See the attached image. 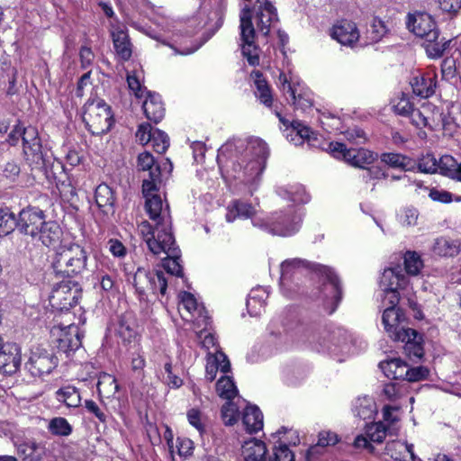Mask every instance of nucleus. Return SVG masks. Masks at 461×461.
Masks as SVG:
<instances>
[{
	"instance_id": "nucleus-52",
	"label": "nucleus",
	"mask_w": 461,
	"mask_h": 461,
	"mask_svg": "<svg viewBox=\"0 0 461 461\" xmlns=\"http://www.w3.org/2000/svg\"><path fill=\"white\" fill-rule=\"evenodd\" d=\"M167 288V281L162 271H151L150 284H149L148 292H151L156 294L159 293L161 295H165Z\"/></svg>"
},
{
	"instance_id": "nucleus-35",
	"label": "nucleus",
	"mask_w": 461,
	"mask_h": 461,
	"mask_svg": "<svg viewBox=\"0 0 461 461\" xmlns=\"http://www.w3.org/2000/svg\"><path fill=\"white\" fill-rule=\"evenodd\" d=\"M380 369L389 379H405L408 375V365L400 358H391L379 364Z\"/></svg>"
},
{
	"instance_id": "nucleus-17",
	"label": "nucleus",
	"mask_w": 461,
	"mask_h": 461,
	"mask_svg": "<svg viewBox=\"0 0 461 461\" xmlns=\"http://www.w3.org/2000/svg\"><path fill=\"white\" fill-rule=\"evenodd\" d=\"M145 209L149 219L154 222L164 226L166 229H172L171 217L168 212V205L163 209V202L159 195H151L145 201Z\"/></svg>"
},
{
	"instance_id": "nucleus-53",
	"label": "nucleus",
	"mask_w": 461,
	"mask_h": 461,
	"mask_svg": "<svg viewBox=\"0 0 461 461\" xmlns=\"http://www.w3.org/2000/svg\"><path fill=\"white\" fill-rule=\"evenodd\" d=\"M160 170L158 167H156L155 170L149 172V178L144 179L142 182V194L146 200L150 198L151 195H158L155 194L157 191V183L159 182Z\"/></svg>"
},
{
	"instance_id": "nucleus-42",
	"label": "nucleus",
	"mask_w": 461,
	"mask_h": 461,
	"mask_svg": "<svg viewBox=\"0 0 461 461\" xmlns=\"http://www.w3.org/2000/svg\"><path fill=\"white\" fill-rule=\"evenodd\" d=\"M18 453L24 461H39L45 454V447L34 441H28L18 447Z\"/></svg>"
},
{
	"instance_id": "nucleus-55",
	"label": "nucleus",
	"mask_w": 461,
	"mask_h": 461,
	"mask_svg": "<svg viewBox=\"0 0 461 461\" xmlns=\"http://www.w3.org/2000/svg\"><path fill=\"white\" fill-rule=\"evenodd\" d=\"M423 267L420 255L414 251H407L404 255V267L407 274L417 276Z\"/></svg>"
},
{
	"instance_id": "nucleus-49",
	"label": "nucleus",
	"mask_w": 461,
	"mask_h": 461,
	"mask_svg": "<svg viewBox=\"0 0 461 461\" xmlns=\"http://www.w3.org/2000/svg\"><path fill=\"white\" fill-rule=\"evenodd\" d=\"M382 162L393 168H402L403 170H410L411 159L399 153H383L381 155Z\"/></svg>"
},
{
	"instance_id": "nucleus-24",
	"label": "nucleus",
	"mask_w": 461,
	"mask_h": 461,
	"mask_svg": "<svg viewBox=\"0 0 461 461\" xmlns=\"http://www.w3.org/2000/svg\"><path fill=\"white\" fill-rule=\"evenodd\" d=\"M142 108L147 119L154 123L159 122L165 115V108L158 94L147 92Z\"/></svg>"
},
{
	"instance_id": "nucleus-59",
	"label": "nucleus",
	"mask_w": 461,
	"mask_h": 461,
	"mask_svg": "<svg viewBox=\"0 0 461 461\" xmlns=\"http://www.w3.org/2000/svg\"><path fill=\"white\" fill-rule=\"evenodd\" d=\"M398 217L402 225L414 226L417 224L419 211L413 206H406L401 209Z\"/></svg>"
},
{
	"instance_id": "nucleus-25",
	"label": "nucleus",
	"mask_w": 461,
	"mask_h": 461,
	"mask_svg": "<svg viewBox=\"0 0 461 461\" xmlns=\"http://www.w3.org/2000/svg\"><path fill=\"white\" fill-rule=\"evenodd\" d=\"M407 285L408 278L399 266L384 269L380 278L381 288L404 289Z\"/></svg>"
},
{
	"instance_id": "nucleus-45",
	"label": "nucleus",
	"mask_w": 461,
	"mask_h": 461,
	"mask_svg": "<svg viewBox=\"0 0 461 461\" xmlns=\"http://www.w3.org/2000/svg\"><path fill=\"white\" fill-rule=\"evenodd\" d=\"M252 75L255 77V85L257 88L256 95L259 98L262 104L270 107L273 103V97L269 86L259 71H254Z\"/></svg>"
},
{
	"instance_id": "nucleus-28",
	"label": "nucleus",
	"mask_w": 461,
	"mask_h": 461,
	"mask_svg": "<svg viewBox=\"0 0 461 461\" xmlns=\"http://www.w3.org/2000/svg\"><path fill=\"white\" fill-rule=\"evenodd\" d=\"M413 93L421 97L428 98L435 93L436 76L432 73L415 77L411 81Z\"/></svg>"
},
{
	"instance_id": "nucleus-11",
	"label": "nucleus",
	"mask_w": 461,
	"mask_h": 461,
	"mask_svg": "<svg viewBox=\"0 0 461 461\" xmlns=\"http://www.w3.org/2000/svg\"><path fill=\"white\" fill-rule=\"evenodd\" d=\"M58 366V358L48 350L36 348L31 351L25 368L33 377L49 375Z\"/></svg>"
},
{
	"instance_id": "nucleus-37",
	"label": "nucleus",
	"mask_w": 461,
	"mask_h": 461,
	"mask_svg": "<svg viewBox=\"0 0 461 461\" xmlns=\"http://www.w3.org/2000/svg\"><path fill=\"white\" fill-rule=\"evenodd\" d=\"M242 422L246 430L249 433H256L262 429L263 414L259 408L256 405L247 406L243 413Z\"/></svg>"
},
{
	"instance_id": "nucleus-26",
	"label": "nucleus",
	"mask_w": 461,
	"mask_h": 461,
	"mask_svg": "<svg viewBox=\"0 0 461 461\" xmlns=\"http://www.w3.org/2000/svg\"><path fill=\"white\" fill-rule=\"evenodd\" d=\"M256 213L255 207L241 200H233L227 206L226 221L228 222H233L237 219H248L251 218V221L255 219Z\"/></svg>"
},
{
	"instance_id": "nucleus-31",
	"label": "nucleus",
	"mask_w": 461,
	"mask_h": 461,
	"mask_svg": "<svg viewBox=\"0 0 461 461\" xmlns=\"http://www.w3.org/2000/svg\"><path fill=\"white\" fill-rule=\"evenodd\" d=\"M97 206L105 214L114 212L115 196L113 189L106 184H100L95 193Z\"/></svg>"
},
{
	"instance_id": "nucleus-33",
	"label": "nucleus",
	"mask_w": 461,
	"mask_h": 461,
	"mask_svg": "<svg viewBox=\"0 0 461 461\" xmlns=\"http://www.w3.org/2000/svg\"><path fill=\"white\" fill-rule=\"evenodd\" d=\"M352 411L363 420H373L377 411L375 402L370 396L358 397L353 403Z\"/></svg>"
},
{
	"instance_id": "nucleus-44",
	"label": "nucleus",
	"mask_w": 461,
	"mask_h": 461,
	"mask_svg": "<svg viewBox=\"0 0 461 461\" xmlns=\"http://www.w3.org/2000/svg\"><path fill=\"white\" fill-rule=\"evenodd\" d=\"M401 318L402 313L399 308H393L392 306L385 308L382 316V321L386 331L393 332L394 336L398 331H402V329L399 330Z\"/></svg>"
},
{
	"instance_id": "nucleus-22",
	"label": "nucleus",
	"mask_w": 461,
	"mask_h": 461,
	"mask_svg": "<svg viewBox=\"0 0 461 461\" xmlns=\"http://www.w3.org/2000/svg\"><path fill=\"white\" fill-rule=\"evenodd\" d=\"M276 114L279 118L280 122L286 126L285 131H289L286 138L290 142L294 143V145H301L303 144L305 140H310L312 131L309 127L296 120L289 122L278 112Z\"/></svg>"
},
{
	"instance_id": "nucleus-3",
	"label": "nucleus",
	"mask_w": 461,
	"mask_h": 461,
	"mask_svg": "<svg viewBox=\"0 0 461 461\" xmlns=\"http://www.w3.org/2000/svg\"><path fill=\"white\" fill-rule=\"evenodd\" d=\"M406 26L411 32L424 40L422 46L429 58L438 59L448 49L451 41L440 34L430 14L423 12L408 14Z\"/></svg>"
},
{
	"instance_id": "nucleus-61",
	"label": "nucleus",
	"mask_w": 461,
	"mask_h": 461,
	"mask_svg": "<svg viewBox=\"0 0 461 461\" xmlns=\"http://www.w3.org/2000/svg\"><path fill=\"white\" fill-rule=\"evenodd\" d=\"M127 83L130 91L135 95L136 98H142L147 95L146 87L143 86L140 79L134 74L127 75Z\"/></svg>"
},
{
	"instance_id": "nucleus-18",
	"label": "nucleus",
	"mask_w": 461,
	"mask_h": 461,
	"mask_svg": "<svg viewBox=\"0 0 461 461\" xmlns=\"http://www.w3.org/2000/svg\"><path fill=\"white\" fill-rule=\"evenodd\" d=\"M417 338L420 339L418 332L412 329H402L394 337L395 340L404 342L403 350L410 359H420L423 357V347Z\"/></svg>"
},
{
	"instance_id": "nucleus-13",
	"label": "nucleus",
	"mask_w": 461,
	"mask_h": 461,
	"mask_svg": "<svg viewBox=\"0 0 461 461\" xmlns=\"http://www.w3.org/2000/svg\"><path fill=\"white\" fill-rule=\"evenodd\" d=\"M45 218L44 212L38 207L28 206L23 208L18 215V230L22 234L35 239Z\"/></svg>"
},
{
	"instance_id": "nucleus-16",
	"label": "nucleus",
	"mask_w": 461,
	"mask_h": 461,
	"mask_svg": "<svg viewBox=\"0 0 461 461\" xmlns=\"http://www.w3.org/2000/svg\"><path fill=\"white\" fill-rule=\"evenodd\" d=\"M366 437L358 435L354 441V446L357 448H366L370 452H373L374 447L370 441L381 443L384 441L386 436V427L382 422H370L366 424Z\"/></svg>"
},
{
	"instance_id": "nucleus-29",
	"label": "nucleus",
	"mask_w": 461,
	"mask_h": 461,
	"mask_svg": "<svg viewBox=\"0 0 461 461\" xmlns=\"http://www.w3.org/2000/svg\"><path fill=\"white\" fill-rule=\"evenodd\" d=\"M40 229L35 239L41 240L43 245L50 247L59 241L62 230L57 221H46L45 218L42 227H40Z\"/></svg>"
},
{
	"instance_id": "nucleus-23",
	"label": "nucleus",
	"mask_w": 461,
	"mask_h": 461,
	"mask_svg": "<svg viewBox=\"0 0 461 461\" xmlns=\"http://www.w3.org/2000/svg\"><path fill=\"white\" fill-rule=\"evenodd\" d=\"M165 249L161 250V253L167 257L163 259V267L166 271L176 276H183V267L180 264V250L176 245L174 240L173 244L165 245Z\"/></svg>"
},
{
	"instance_id": "nucleus-27",
	"label": "nucleus",
	"mask_w": 461,
	"mask_h": 461,
	"mask_svg": "<svg viewBox=\"0 0 461 461\" xmlns=\"http://www.w3.org/2000/svg\"><path fill=\"white\" fill-rule=\"evenodd\" d=\"M385 451L395 461H415L413 445L400 440H393L385 446Z\"/></svg>"
},
{
	"instance_id": "nucleus-62",
	"label": "nucleus",
	"mask_w": 461,
	"mask_h": 461,
	"mask_svg": "<svg viewBox=\"0 0 461 461\" xmlns=\"http://www.w3.org/2000/svg\"><path fill=\"white\" fill-rule=\"evenodd\" d=\"M146 366V361L143 356L137 354L133 356L131 361V368L133 374L135 375L136 379L140 382L143 381L145 377L144 367Z\"/></svg>"
},
{
	"instance_id": "nucleus-30",
	"label": "nucleus",
	"mask_w": 461,
	"mask_h": 461,
	"mask_svg": "<svg viewBox=\"0 0 461 461\" xmlns=\"http://www.w3.org/2000/svg\"><path fill=\"white\" fill-rule=\"evenodd\" d=\"M23 153L25 159L33 168H42L50 162L48 151L43 149L41 142L23 147Z\"/></svg>"
},
{
	"instance_id": "nucleus-38",
	"label": "nucleus",
	"mask_w": 461,
	"mask_h": 461,
	"mask_svg": "<svg viewBox=\"0 0 461 461\" xmlns=\"http://www.w3.org/2000/svg\"><path fill=\"white\" fill-rule=\"evenodd\" d=\"M431 251L439 257H455L459 253V243L447 237H438L434 240Z\"/></svg>"
},
{
	"instance_id": "nucleus-2",
	"label": "nucleus",
	"mask_w": 461,
	"mask_h": 461,
	"mask_svg": "<svg viewBox=\"0 0 461 461\" xmlns=\"http://www.w3.org/2000/svg\"><path fill=\"white\" fill-rule=\"evenodd\" d=\"M282 285H285L295 275L312 271L323 278V294L327 304H330L329 313H333L342 299V287L337 274L327 266L312 263L301 258L286 259L280 267Z\"/></svg>"
},
{
	"instance_id": "nucleus-7",
	"label": "nucleus",
	"mask_w": 461,
	"mask_h": 461,
	"mask_svg": "<svg viewBox=\"0 0 461 461\" xmlns=\"http://www.w3.org/2000/svg\"><path fill=\"white\" fill-rule=\"evenodd\" d=\"M83 121L93 135L106 133L113 123L111 107L102 99L88 100L84 105Z\"/></svg>"
},
{
	"instance_id": "nucleus-48",
	"label": "nucleus",
	"mask_w": 461,
	"mask_h": 461,
	"mask_svg": "<svg viewBox=\"0 0 461 461\" xmlns=\"http://www.w3.org/2000/svg\"><path fill=\"white\" fill-rule=\"evenodd\" d=\"M216 391L220 397L226 400H232L235 398L238 390L230 376H223L216 383Z\"/></svg>"
},
{
	"instance_id": "nucleus-14",
	"label": "nucleus",
	"mask_w": 461,
	"mask_h": 461,
	"mask_svg": "<svg viewBox=\"0 0 461 461\" xmlns=\"http://www.w3.org/2000/svg\"><path fill=\"white\" fill-rule=\"evenodd\" d=\"M77 287L76 284L71 286V282L62 280L55 285L50 296V303L53 307L69 309L77 304Z\"/></svg>"
},
{
	"instance_id": "nucleus-34",
	"label": "nucleus",
	"mask_w": 461,
	"mask_h": 461,
	"mask_svg": "<svg viewBox=\"0 0 461 461\" xmlns=\"http://www.w3.org/2000/svg\"><path fill=\"white\" fill-rule=\"evenodd\" d=\"M113 47L119 58L124 61L129 60L131 57V43L127 32L120 28H116L112 32Z\"/></svg>"
},
{
	"instance_id": "nucleus-63",
	"label": "nucleus",
	"mask_w": 461,
	"mask_h": 461,
	"mask_svg": "<svg viewBox=\"0 0 461 461\" xmlns=\"http://www.w3.org/2000/svg\"><path fill=\"white\" fill-rule=\"evenodd\" d=\"M384 293V297L382 300L383 305L387 307H393L396 308V305L399 303L400 300V294L399 290L400 289H393V288H381Z\"/></svg>"
},
{
	"instance_id": "nucleus-8",
	"label": "nucleus",
	"mask_w": 461,
	"mask_h": 461,
	"mask_svg": "<svg viewBox=\"0 0 461 461\" xmlns=\"http://www.w3.org/2000/svg\"><path fill=\"white\" fill-rule=\"evenodd\" d=\"M329 150L335 158L341 159L348 165L361 169L372 165L378 158V155L369 149H348L341 142H330Z\"/></svg>"
},
{
	"instance_id": "nucleus-41",
	"label": "nucleus",
	"mask_w": 461,
	"mask_h": 461,
	"mask_svg": "<svg viewBox=\"0 0 461 461\" xmlns=\"http://www.w3.org/2000/svg\"><path fill=\"white\" fill-rule=\"evenodd\" d=\"M117 334L124 342H131L137 334L135 322L130 313L119 317Z\"/></svg>"
},
{
	"instance_id": "nucleus-46",
	"label": "nucleus",
	"mask_w": 461,
	"mask_h": 461,
	"mask_svg": "<svg viewBox=\"0 0 461 461\" xmlns=\"http://www.w3.org/2000/svg\"><path fill=\"white\" fill-rule=\"evenodd\" d=\"M56 399L65 403L68 407H77L81 402L79 392L74 386H65L56 392Z\"/></svg>"
},
{
	"instance_id": "nucleus-50",
	"label": "nucleus",
	"mask_w": 461,
	"mask_h": 461,
	"mask_svg": "<svg viewBox=\"0 0 461 461\" xmlns=\"http://www.w3.org/2000/svg\"><path fill=\"white\" fill-rule=\"evenodd\" d=\"M119 384L114 376L104 374L97 383V390L99 393H105L107 397L113 396L119 391Z\"/></svg>"
},
{
	"instance_id": "nucleus-19",
	"label": "nucleus",
	"mask_w": 461,
	"mask_h": 461,
	"mask_svg": "<svg viewBox=\"0 0 461 461\" xmlns=\"http://www.w3.org/2000/svg\"><path fill=\"white\" fill-rule=\"evenodd\" d=\"M331 37L341 45L352 47L359 39V32L355 23L342 20L333 26Z\"/></svg>"
},
{
	"instance_id": "nucleus-9",
	"label": "nucleus",
	"mask_w": 461,
	"mask_h": 461,
	"mask_svg": "<svg viewBox=\"0 0 461 461\" xmlns=\"http://www.w3.org/2000/svg\"><path fill=\"white\" fill-rule=\"evenodd\" d=\"M155 222L153 227L148 221H141L138 226V230L146 242L149 249L154 255H160L165 245L173 244L174 235L172 229H166L164 226Z\"/></svg>"
},
{
	"instance_id": "nucleus-47",
	"label": "nucleus",
	"mask_w": 461,
	"mask_h": 461,
	"mask_svg": "<svg viewBox=\"0 0 461 461\" xmlns=\"http://www.w3.org/2000/svg\"><path fill=\"white\" fill-rule=\"evenodd\" d=\"M150 275L151 271H147L143 267H138L133 276L132 284L140 300H144L147 296L149 284H150Z\"/></svg>"
},
{
	"instance_id": "nucleus-4",
	"label": "nucleus",
	"mask_w": 461,
	"mask_h": 461,
	"mask_svg": "<svg viewBox=\"0 0 461 461\" xmlns=\"http://www.w3.org/2000/svg\"><path fill=\"white\" fill-rule=\"evenodd\" d=\"M87 253L78 244L61 247L51 261L53 273L58 278H71L83 274L86 269Z\"/></svg>"
},
{
	"instance_id": "nucleus-39",
	"label": "nucleus",
	"mask_w": 461,
	"mask_h": 461,
	"mask_svg": "<svg viewBox=\"0 0 461 461\" xmlns=\"http://www.w3.org/2000/svg\"><path fill=\"white\" fill-rule=\"evenodd\" d=\"M267 296V292L263 287H257L250 291L247 299V308L250 315L257 316L261 313Z\"/></svg>"
},
{
	"instance_id": "nucleus-21",
	"label": "nucleus",
	"mask_w": 461,
	"mask_h": 461,
	"mask_svg": "<svg viewBox=\"0 0 461 461\" xmlns=\"http://www.w3.org/2000/svg\"><path fill=\"white\" fill-rule=\"evenodd\" d=\"M242 456L244 461H275L266 444L258 439L245 442Z\"/></svg>"
},
{
	"instance_id": "nucleus-6",
	"label": "nucleus",
	"mask_w": 461,
	"mask_h": 461,
	"mask_svg": "<svg viewBox=\"0 0 461 461\" xmlns=\"http://www.w3.org/2000/svg\"><path fill=\"white\" fill-rule=\"evenodd\" d=\"M285 339L296 345H307L317 350L320 348H330L331 346L326 342L321 341V330L317 327L316 323L303 321H294L291 323L284 325Z\"/></svg>"
},
{
	"instance_id": "nucleus-64",
	"label": "nucleus",
	"mask_w": 461,
	"mask_h": 461,
	"mask_svg": "<svg viewBox=\"0 0 461 461\" xmlns=\"http://www.w3.org/2000/svg\"><path fill=\"white\" fill-rule=\"evenodd\" d=\"M275 461H294V455L285 444H280L271 454Z\"/></svg>"
},
{
	"instance_id": "nucleus-12",
	"label": "nucleus",
	"mask_w": 461,
	"mask_h": 461,
	"mask_svg": "<svg viewBox=\"0 0 461 461\" xmlns=\"http://www.w3.org/2000/svg\"><path fill=\"white\" fill-rule=\"evenodd\" d=\"M278 85L284 95H289L295 109L305 111L312 107V101L310 94L303 89L299 81H294L292 77L288 78L285 73H280Z\"/></svg>"
},
{
	"instance_id": "nucleus-36",
	"label": "nucleus",
	"mask_w": 461,
	"mask_h": 461,
	"mask_svg": "<svg viewBox=\"0 0 461 461\" xmlns=\"http://www.w3.org/2000/svg\"><path fill=\"white\" fill-rule=\"evenodd\" d=\"M68 330L59 339V348L68 356L81 346L79 329L76 325H68Z\"/></svg>"
},
{
	"instance_id": "nucleus-54",
	"label": "nucleus",
	"mask_w": 461,
	"mask_h": 461,
	"mask_svg": "<svg viewBox=\"0 0 461 461\" xmlns=\"http://www.w3.org/2000/svg\"><path fill=\"white\" fill-rule=\"evenodd\" d=\"M48 429L53 435L67 437L72 432V426L63 417H56L50 420Z\"/></svg>"
},
{
	"instance_id": "nucleus-15",
	"label": "nucleus",
	"mask_w": 461,
	"mask_h": 461,
	"mask_svg": "<svg viewBox=\"0 0 461 461\" xmlns=\"http://www.w3.org/2000/svg\"><path fill=\"white\" fill-rule=\"evenodd\" d=\"M21 348L15 343H5L0 351V372L5 375L15 374L21 366Z\"/></svg>"
},
{
	"instance_id": "nucleus-57",
	"label": "nucleus",
	"mask_w": 461,
	"mask_h": 461,
	"mask_svg": "<svg viewBox=\"0 0 461 461\" xmlns=\"http://www.w3.org/2000/svg\"><path fill=\"white\" fill-rule=\"evenodd\" d=\"M150 141L152 142L155 151L159 154L165 153L169 147L168 136L158 129L153 131Z\"/></svg>"
},
{
	"instance_id": "nucleus-56",
	"label": "nucleus",
	"mask_w": 461,
	"mask_h": 461,
	"mask_svg": "<svg viewBox=\"0 0 461 461\" xmlns=\"http://www.w3.org/2000/svg\"><path fill=\"white\" fill-rule=\"evenodd\" d=\"M417 167L420 172L434 174L439 171V160H437L432 154H427L419 159Z\"/></svg>"
},
{
	"instance_id": "nucleus-51",
	"label": "nucleus",
	"mask_w": 461,
	"mask_h": 461,
	"mask_svg": "<svg viewBox=\"0 0 461 461\" xmlns=\"http://www.w3.org/2000/svg\"><path fill=\"white\" fill-rule=\"evenodd\" d=\"M389 31L390 30L384 21L378 17H375L372 21L370 29L367 31L368 38L372 42H378L389 32Z\"/></svg>"
},
{
	"instance_id": "nucleus-1",
	"label": "nucleus",
	"mask_w": 461,
	"mask_h": 461,
	"mask_svg": "<svg viewBox=\"0 0 461 461\" xmlns=\"http://www.w3.org/2000/svg\"><path fill=\"white\" fill-rule=\"evenodd\" d=\"M237 155L231 160L230 176L246 185L254 184L265 169L269 155L267 144L261 139H251L245 146L243 140L228 142L221 146L220 152L232 151Z\"/></svg>"
},
{
	"instance_id": "nucleus-10",
	"label": "nucleus",
	"mask_w": 461,
	"mask_h": 461,
	"mask_svg": "<svg viewBox=\"0 0 461 461\" xmlns=\"http://www.w3.org/2000/svg\"><path fill=\"white\" fill-rule=\"evenodd\" d=\"M240 39L242 41L241 50L244 57L251 66L259 63V57L257 47L254 43L255 29L251 21L250 9L246 5L240 13Z\"/></svg>"
},
{
	"instance_id": "nucleus-58",
	"label": "nucleus",
	"mask_w": 461,
	"mask_h": 461,
	"mask_svg": "<svg viewBox=\"0 0 461 461\" xmlns=\"http://www.w3.org/2000/svg\"><path fill=\"white\" fill-rule=\"evenodd\" d=\"M362 169L364 171L359 176L366 184L370 181L384 179L388 176V174L380 166H366Z\"/></svg>"
},
{
	"instance_id": "nucleus-60",
	"label": "nucleus",
	"mask_w": 461,
	"mask_h": 461,
	"mask_svg": "<svg viewBox=\"0 0 461 461\" xmlns=\"http://www.w3.org/2000/svg\"><path fill=\"white\" fill-rule=\"evenodd\" d=\"M221 419L226 426H232L238 420V409L232 402H226L221 410Z\"/></svg>"
},
{
	"instance_id": "nucleus-43",
	"label": "nucleus",
	"mask_w": 461,
	"mask_h": 461,
	"mask_svg": "<svg viewBox=\"0 0 461 461\" xmlns=\"http://www.w3.org/2000/svg\"><path fill=\"white\" fill-rule=\"evenodd\" d=\"M18 230V218L7 207L0 208V237H5Z\"/></svg>"
},
{
	"instance_id": "nucleus-40",
	"label": "nucleus",
	"mask_w": 461,
	"mask_h": 461,
	"mask_svg": "<svg viewBox=\"0 0 461 461\" xmlns=\"http://www.w3.org/2000/svg\"><path fill=\"white\" fill-rule=\"evenodd\" d=\"M439 173L442 176L461 182V161L458 162L450 155L439 158Z\"/></svg>"
},
{
	"instance_id": "nucleus-32",
	"label": "nucleus",
	"mask_w": 461,
	"mask_h": 461,
	"mask_svg": "<svg viewBox=\"0 0 461 461\" xmlns=\"http://www.w3.org/2000/svg\"><path fill=\"white\" fill-rule=\"evenodd\" d=\"M323 338L326 339V342L329 343L331 348H328L319 347L317 351L336 352L337 349L345 345L348 340L346 331L340 328H334L333 330L322 329L321 333V341H323Z\"/></svg>"
},
{
	"instance_id": "nucleus-20",
	"label": "nucleus",
	"mask_w": 461,
	"mask_h": 461,
	"mask_svg": "<svg viewBox=\"0 0 461 461\" xmlns=\"http://www.w3.org/2000/svg\"><path fill=\"white\" fill-rule=\"evenodd\" d=\"M277 20L276 10L270 2L266 1L258 6L255 21L258 31L264 36L269 33L271 26L274 23L277 22Z\"/></svg>"
},
{
	"instance_id": "nucleus-5",
	"label": "nucleus",
	"mask_w": 461,
	"mask_h": 461,
	"mask_svg": "<svg viewBox=\"0 0 461 461\" xmlns=\"http://www.w3.org/2000/svg\"><path fill=\"white\" fill-rule=\"evenodd\" d=\"M302 213L294 207L289 206L285 211L275 212L268 220L255 218L252 224L274 235L290 236L301 227Z\"/></svg>"
}]
</instances>
